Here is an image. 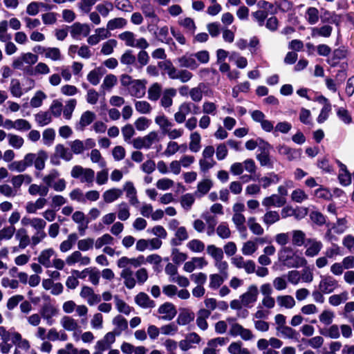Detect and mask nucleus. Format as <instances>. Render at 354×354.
<instances>
[{"label": "nucleus", "instance_id": "obj_1", "mask_svg": "<svg viewBox=\"0 0 354 354\" xmlns=\"http://www.w3.org/2000/svg\"><path fill=\"white\" fill-rule=\"evenodd\" d=\"M80 296L84 299L88 306H94L101 301V296L96 294L94 290L88 286H83L80 292Z\"/></svg>", "mask_w": 354, "mask_h": 354}, {"label": "nucleus", "instance_id": "obj_2", "mask_svg": "<svg viewBox=\"0 0 354 354\" xmlns=\"http://www.w3.org/2000/svg\"><path fill=\"white\" fill-rule=\"evenodd\" d=\"M259 289L257 286L252 284L248 286L246 292L242 294L239 298L242 300L243 306L248 307L257 301Z\"/></svg>", "mask_w": 354, "mask_h": 354}, {"label": "nucleus", "instance_id": "obj_3", "mask_svg": "<svg viewBox=\"0 0 354 354\" xmlns=\"http://www.w3.org/2000/svg\"><path fill=\"white\" fill-rule=\"evenodd\" d=\"M348 53H349V52H348V47H346L345 46H341L338 48H335L333 50V51L332 53L331 57L327 59L326 62L332 68L338 66L339 62L341 59L346 58Z\"/></svg>", "mask_w": 354, "mask_h": 354}, {"label": "nucleus", "instance_id": "obj_4", "mask_svg": "<svg viewBox=\"0 0 354 354\" xmlns=\"http://www.w3.org/2000/svg\"><path fill=\"white\" fill-rule=\"evenodd\" d=\"M338 287V281L332 276H322L319 283V289L324 294L333 292Z\"/></svg>", "mask_w": 354, "mask_h": 354}, {"label": "nucleus", "instance_id": "obj_5", "mask_svg": "<svg viewBox=\"0 0 354 354\" xmlns=\"http://www.w3.org/2000/svg\"><path fill=\"white\" fill-rule=\"evenodd\" d=\"M261 143H263L264 146L259 149L261 153L257 155V159L259 161L261 166H268L272 167V163L270 161L269 156V149L271 147L268 142H265L263 139L259 138Z\"/></svg>", "mask_w": 354, "mask_h": 354}, {"label": "nucleus", "instance_id": "obj_6", "mask_svg": "<svg viewBox=\"0 0 354 354\" xmlns=\"http://www.w3.org/2000/svg\"><path fill=\"white\" fill-rule=\"evenodd\" d=\"M66 263L68 266H73L77 263L80 266H88L91 263V259L87 256H82L80 250H76L66 257Z\"/></svg>", "mask_w": 354, "mask_h": 354}, {"label": "nucleus", "instance_id": "obj_7", "mask_svg": "<svg viewBox=\"0 0 354 354\" xmlns=\"http://www.w3.org/2000/svg\"><path fill=\"white\" fill-rule=\"evenodd\" d=\"M158 313L162 315L161 318L163 320L170 321L176 315L177 310L173 304L165 302L160 306L158 309Z\"/></svg>", "mask_w": 354, "mask_h": 354}, {"label": "nucleus", "instance_id": "obj_8", "mask_svg": "<svg viewBox=\"0 0 354 354\" xmlns=\"http://www.w3.org/2000/svg\"><path fill=\"white\" fill-rule=\"evenodd\" d=\"M134 301L139 307L144 309H151L156 306L155 301L144 292H140L136 295L134 298Z\"/></svg>", "mask_w": 354, "mask_h": 354}, {"label": "nucleus", "instance_id": "obj_9", "mask_svg": "<svg viewBox=\"0 0 354 354\" xmlns=\"http://www.w3.org/2000/svg\"><path fill=\"white\" fill-rule=\"evenodd\" d=\"M147 81L145 80H134L129 87V91L132 96L140 98L145 94Z\"/></svg>", "mask_w": 354, "mask_h": 354}, {"label": "nucleus", "instance_id": "obj_10", "mask_svg": "<svg viewBox=\"0 0 354 354\" xmlns=\"http://www.w3.org/2000/svg\"><path fill=\"white\" fill-rule=\"evenodd\" d=\"M322 246L323 245L321 241H318L315 239H308L306 245V256L310 257H315L319 253L322 248Z\"/></svg>", "mask_w": 354, "mask_h": 354}, {"label": "nucleus", "instance_id": "obj_11", "mask_svg": "<svg viewBox=\"0 0 354 354\" xmlns=\"http://www.w3.org/2000/svg\"><path fill=\"white\" fill-rule=\"evenodd\" d=\"M15 239L19 242L18 247L24 250L30 245V238L28 234L27 230L24 228H19L15 233Z\"/></svg>", "mask_w": 354, "mask_h": 354}, {"label": "nucleus", "instance_id": "obj_12", "mask_svg": "<svg viewBox=\"0 0 354 354\" xmlns=\"http://www.w3.org/2000/svg\"><path fill=\"white\" fill-rule=\"evenodd\" d=\"M60 324L65 330L68 332L79 330L80 328L77 320L71 316H64L60 319Z\"/></svg>", "mask_w": 354, "mask_h": 354}, {"label": "nucleus", "instance_id": "obj_13", "mask_svg": "<svg viewBox=\"0 0 354 354\" xmlns=\"http://www.w3.org/2000/svg\"><path fill=\"white\" fill-rule=\"evenodd\" d=\"M41 313L44 319L46 320L47 324L52 325L53 323V317L57 315L58 310L51 305H45L41 308Z\"/></svg>", "mask_w": 354, "mask_h": 354}, {"label": "nucleus", "instance_id": "obj_14", "mask_svg": "<svg viewBox=\"0 0 354 354\" xmlns=\"http://www.w3.org/2000/svg\"><path fill=\"white\" fill-rule=\"evenodd\" d=\"M55 254V250L53 248H48L44 250L41 252L38 257V261L39 263L43 265L46 268H50L52 266L50 257Z\"/></svg>", "mask_w": 354, "mask_h": 354}, {"label": "nucleus", "instance_id": "obj_15", "mask_svg": "<svg viewBox=\"0 0 354 354\" xmlns=\"http://www.w3.org/2000/svg\"><path fill=\"white\" fill-rule=\"evenodd\" d=\"M274 5L275 8L270 11V14L273 15L277 14L279 10L283 13L288 12L292 9L293 4L288 0H279L274 2Z\"/></svg>", "mask_w": 354, "mask_h": 354}, {"label": "nucleus", "instance_id": "obj_16", "mask_svg": "<svg viewBox=\"0 0 354 354\" xmlns=\"http://www.w3.org/2000/svg\"><path fill=\"white\" fill-rule=\"evenodd\" d=\"M113 324L115 326V332L117 335L128 328V322L121 315H117L113 319Z\"/></svg>", "mask_w": 354, "mask_h": 354}, {"label": "nucleus", "instance_id": "obj_17", "mask_svg": "<svg viewBox=\"0 0 354 354\" xmlns=\"http://www.w3.org/2000/svg\"><path fill=\"white\" fill-rule=\"evenodd\" d=\"M133 274V272L131 269L122 270L120 273V277L124 280V285L129 289L134 288L136 283Z\"/></svg>", "mask_w": 354, "mask_h": 354}, {"label": "nucleus", "instance_id": "obj_18", "mask_svg": "<svg viewBox=\"0 0 354 354\" xmlns=\"http://www.w3.org/2000/svg\"><path fill=\"white\" fill-rule=\"evenodd\" d=\"M227 278L220 274H211L209 276V288L212 290L218 289Z\"/></svg>", "mask_w": 354, "mask_h": 354}, {"label": "nucleus", "instance_id": "obj_19", "mask_svg": "<svg viewBox=\"0 0 354 354\" xmlns=\"http://www.w3.org/2000/svg\"><path fill=\"white\" fill-rule=\"evenodd\" d=\"M95 119V114L91 111H86L84 112L80 118V120L79 122V125L80 126V128H78L80 130H84L85 127L91 124L94 120Z\"/></svg>", "mask_w": 354, "mask_h": 354}, {"label": "nucleus", "instance_id": "obj_20", "mask_svg": "<svg viewBox=\"0 0 354 354\" xmlns=\"http://www.w3.org/2000/svg\"><path fill=\"white\" fill-rule=\"evenodd\" d=\"M0 337L1 342L11 341L12 343L13 341L17 340V339H20L18 332H10L7 330L4 326H0Z\"/></svg>", "mask_w": 354, "mask_h": 354}, {"label": "nucleus", "instance_id": "obj_21", "mask_svg": "<svg viewBox=\"0 0 354 354\" xmlns=\"http://www.w3.org/2000/svg\"><path fill=\"white\" fill-rule=\"evenodd\" d=\"M247 223L250 230L252 232V234L257 236H261L263 234V228L259 223L256 221V218L254 217H250L248 219Z\"/></svg>", "mask_w": 354, "mask_h": 354}, {"label": "nucleus", "instance_id": "obj_22", "mask_svg": "<svg viewBox=\"0 0 354 354\" xmlns=\"http://www.w3.org/2000/svg\"><path fill=\"white\" fill-rule=\"evenodd\" d=\"M77 236L76 234H75V233L70 234L68 236L67 239L61 243L60 246H59V249H60L61 252H66L68 250H70L73 248V246L74 243H75V241H77Z\"/></svg>", "mask_w": 354, "mask_h": 354}, {"label": "nucleus", "instance_id": "obj_23", "mask_svg": "<svg viewBox=\"0 0 354 354\" xmlns=\"http://www.w3.org/2000/svg\"><path fill=\"white\" fill-rule=\"evenodd\" d=\"M227 351L231 354H250L248 348L242 347L241 342H232L227 348Z\"/></svg>", "mask_w": 354, "mask_h": 354}, {"label": "nucleus", "instance_id": "obj_24", "mask_svg": "<svg viewBox=\"0 0 354 354\" xmlns=\"http://www.w3.org/2000/svg\"><path fill=\"white\" fill-rule=\"evenodd\" d=\"M191 141L189 142V148L193 152H198L201 149V137L198 132L195 131L190 135Z\"/></svg>", "mask_w": 354, "mask_h": 354}, {"label": "nucleus", "instance_id": "obj_25", "mask_svg": "<svg viewBox=\"0 0 354 354\" xmlns=\"http://www.w3.org/2000/svg\"><path fill=\"white\" fill-rule=\"evenodd\" d=\"M258 249V245L254 240H250L243 244L241 252L245 256L252 255Z\"/></svg>", "mask_w": 354, "mask_h": 354}, {"label": "nucleus", "instance_id": "obj_26", "mask_svg": "<svg viewBox=\"0 0 354 354\" xmlns=\"http://www.w3.org/2000/svg\"><path fill=\"white\" fill-rule=\"evenodd\" d=\"M141 10L146 17L153 19L156 23L160 21L159 17L155 13L154 9L149 1H147V3L142 5Z\"/></svg>", "mask_w": 354, "mask_h": 354}, {"label": "nucleus", "instance_id": "obj_27", "mask_svg": "<svg viewBox=\"0 0 354 354\" xmlns=\"http://www.w3.org/2000/svg\"><path fill=\"white\" fill-rule=\"evenodd\" d=\"M277 301L281 307L286 308H292L296 304L294 298L290 295L278 296L277 297Z\"/></svg>", "mask_w": 354, "mask_h": 354}, {"label": "nucleus", "instance_id": "obj_28", "mask_svg": "<svg viewBox=\"0 0 354 354\" xmlns=\"http://www.w3.org/2000/svg\"><path fill=\"white\" fill-rule=\"evenodd\" d=\"M212 186V182L210 179H204L199 182L197 186V195L198 197H202L209 192Z\"/></svg>", "mask_w": 354, "mask_h": 354}, {"label": "nucleus", "instance_id": "obj_29", "mask_svg": "<svg viewBox=\"0 0 354 354\" xmlns=\"http://www.w3.org/2000/svg\"><path fill=\"white\" fill-rule=\"evenodd\" d=\"M113 298L117 310L121 313H124L127 315H129L131 312V307L120 299L118 295H115Z\"/></svg>", "mask_w": 354, "mask_h": 354}, {"label": "nucleus", "instance_id": "obj_30", "mask_svg": "<svg viewBox=\"0 0 354 354\" xmlns=\"http://www.w3.org/2000/svg\"><path fill=\"white\" fill-rule=\"evenodd\" d=\"M207 253L210 255L215 261L223 259L224 257L223 250L214 245H207Z\"/></svg>", "mask_w": 354, "mask_h": 354}, {"label": "nucleus", "instance_id": "obj_31", "mask_svg": "<svg viewBox=\"0 0 354 354\" xmlns=\"http://www.w3.org/2000/svg\"><path fill=\"white\" fill-rule=\"evenodd\" d=\"M321 334L332 339H338L340 337L339 328L337 325H331L329 328L320 331Z\"/></svg>", "mask_w": 354, "mask_h": 354}, {"label": "nucleus", "instance_id": "obj_32", "mask_svg": "<svg viewBox=\"0 0 354 354\" xmlns=\"http://www.w3.org/2000/svg\"><path fill=\"white\" fill-rule=\"evenodd\" d=\"M18 335L19 336L20 339H17V340L13 341L12 342L13 344L16 345V348L23 351L26 353H28L29 352H34L33 350L30 349L29 342L26 339H23L19 333H18Z\"/></svg>", "mask_w": 354, "mask_h": 354}, {"label": "nucleus", "instance_id": "obj_33", "mask_svg": "<svg viewBox=\"0 0 354 354\" xmlns=\"http://www.w3.org/2000/svg\"><path fill=\"white\" fill-rule=\"evenodd\" d=\"M161 94V86L156 82L153 83L148 90V98L151 101H156L160 98Z\"/></svg>", "mask_w": 354, "mask_h": 354}, {"label": "nucleus", "instance_id": "obj_34", "mask_svg": "<svg viewBox=\"0 0 354 354\" xmlns=\"http://www.w3.org/2000/svg\"><path fill=\"white\" fill-rule=\"evenodd\" d=\"M127 20L122 17H118L111 19L108 21L106 28L108 30H113L116 28H122L127 25Z\"/></svg>", "mask_w": 354, "mask_h": 354}, {"label": "nucleus", "instance_id": "obj_35", "mask_svg": "<svg viewBox=\"0 0 354 354\" xmlns=\"http://www.w3.org/2000/svg\"><path fill=\"white\" fill-rule=\"evenodd\" d=\"M178 62L180 66L189 68L192 70H194L198 67V64L196 60L192 57H186L185 55L178 58Z\"/></svg>", "mask_w": 354, "mask_h": 354}, {"label": "nucleus", "instance_id": "obj_36", "mask_svg": "<svg viewBox=\"0 0 354 354\" xmlns=\"http://www.w3.org/2000/svg\"><path fill=\"white\" fill-rule=\"evenodd\" d=\"M35 120L39 126L43 127L48 124L52 119L48 111H40L35 115Z\"/></svg>", "mask_w": 354, "mask_h": 354}, {"label": "nucleus", "instance_id": "obj_37", "mask_svg": "<svg viewBox=\"0 0 354 354\" xmlns=\"http://www.w3.org/2000/svg\"><path fill=\"white\" fill-rule=\"evenodd\" d=\"M335 317V313L330 310H324L319 316V319L321 323L324 325H330Z\"/></svg>", "mask_w": 354, "mask_h": 354}, {"label": "nucleus", "instance_id": "obj_38", "mask_svg": "<svg viewBox=\"0 0 354 354\" xmlns=\"http://www.w3.org/2000/svg\"><path fill=\"white\" fill-rule=\"evenodd\" d=\"M348 299V293L346 292H342L339 295H331L328 299V302L333 306H337Z\"/></svg>", "mask_w": 354, "mask_h": 354}, {"label": "nucleus", "instance_id": "obj_39", "mask_svg": "<svg viewBox=\"0 0 354 354\" xmlns=\"http://www.w3.org/2000/svg\"><path fill=\"white\" fill-rule=\"evenodd\" d=\"M204 83H200L197 87L193 88L189 91L191 98L194 102H199L202 100L203 93L201 89L205 88Z\"/></svg>", "mask_w": 354, "mask_h": 354}, {"label": "nucleus", "instance_id": "obj_40", "mask_svg": "<svg viewBox=\"0 0 354 354\" xmlns=\"http://www.w3.org/2000/svg\"><path fill=\"white\" fill-rule=\"evenodd\" d=\"M10 90L14 97H20L23 95L21 83L17 79L11 80Z\"/></svg>", "mask_w": 354, "mask_h": 354}, {"label": "nucleus", "instance_id": "obj_41", "mask_svg": "<svg viewBox=\"0 0 354 354\" xmlns=\"http://www.w3.org/2000/svg\"><path fill=\"white\" fill-rule=\"evenodd\" d=\"M95 243V247L96 249H100L105 245H113V238L109 234H105L101 237L97 239Z\"/></svg>", "mask_w": 354, "mask_h": 354}, {"label": "nucleus", "instance_id": "obj_42", "mask_svg": "<svg viewBox=\"0 0 354 354\" xmlns=\"http://www.w3.org/2000/svg\"><path fill=\"white\" fill-rule=\"evenodd\" d=\"M337 115L340 120L346 124H349L353 122V118L349 111L344 107H340L337 109Z\"/></svg>", "mask_w": 354, "mask_h": 354}, {"label": "nucleus", "instance_id": "obj_43", "mask_svg": "<svg viewBox=\"0 0 354 354\" xmlns=\"http://www.w3.org/2000/svg\"><path fill=\"white\" fill-rule=\"evenodd\" d=\"M48 158L47 153L44 150H40L38 153V157L35 159V167L37 170H42L45 167V160Z\"/></svg>", "mask_w": 354, "mask_h": 354}, {"label": "nucleus", "instance_id": "obj_44", "mask_svg": "<svg viewBox=\"0 0 354 354\" xmlns=\"http://www.w3.org/2000/svg\"><path fill=\"white\" fill-rule=\"evenodd\" d=\"M333 30L332 26L329 25H324L320 28H314L313 29V36L317 34L319 36L328 37L330 36Z\"/></svg>", "mask_w": 354, "mask_h": 354}, {"label": "nucleus", "instance_id": "obj_45", "mask_svg": "<svg viewBox=\"0 0 354 354\" xmlns=\"http://www.w3.org/2000/svg\"><path fill=\"white\" fill-rule=\"evenodd\" d=\"M46 98V95L41 91L36 92L30 100V106L33 108H37L42 105L43 100Z\"/></svg>", "mask_w": 354, "mask_h": 354}, {"label": "nucleus", "instance_id": "obj_46", "mask_svg": "<svg viewBox=\"0 0 354 354\" xmlns=\"http://www.w3.org/2000/svg\"><path fill=\"white\" fill-rule=\"evenodd\" d=\"M277 329L285 338L294 339L298 335L294 329L289 326H278Z\"/></svg>", "mask_w": 354, "mask_h": 354}, {"label": "nucleus", "instance_id": "obj_47", "mask_svg": "<svg viewBox=\"0 0 354 354\" xmlns=\"http://www.w3.org/2000/svg\"><path fill=\"white\" fill-rule=\"evenodd\" d=\"M187 248L194 252H201L205 249V244L198 239H192L187 244Z\"/></svg>", "mask_w": 354, "mask_h": 354}, {"label": "nucleus", "instance_id": "obj_48", "mask_svg": "<svg viewBox=\"0 0 354 354\" xmlns=\"http://www.w3.org/2000/svg\"><path fill=\"white\" fill-rule=\"evenodd\" d=\"M76 104V99H71L67 102L65 109L63 111L64 117L66 120H70L71 118L72 113L75 109Z\"/></svg>", "mask_w": 354, "mask_h": 354}, {"label": "nucleus", "instance_id": "obj_49", "mask_svg": "<svg viewBox=\"0 0 354 354\" xmlns=\"http://www.w3.org/2000/svg\"><path fill=\"white\" fill-rule=\"evenodd\" d=\"M102 70V68L99 67L95 69H93L91 71L88 75H87V80L88 81L93 85L96 86L100 83V75H102V73L100 74V71Z\"/></svg>", "mask_w": 354, "mask_h": 354}, {"label": "nucleus", "instance_id": "obj_50", "mask_svg": "<svg viewBox=\"0 0 354 354\" xmlns=\"http://www.w3.org/2000/svg\"><path fill=\"white\" fill-rule=\"evenodd\" d=\"M55 151L59 153V158L64 159L66 161H69L73 158V154L71 152L68 151V149L65 148L62 144H58L55 147Z\"/></svg>", "mask_w": 354, "mask_h": 354}, {"label": "nucleus", "instance_id": "obj_51", "mask_svg": "<svg viewBox=\"0 0 354 354\" xmlns=\"http://www.w3.org/2000/svg\"><path fill=\"white\" fill-rule=\"evenodd\" d=\"M216 233L219 237L225 239L231 235V231L225 223H221L216 228Z\"/></svg>", "mask_w": 354, "mask_h": 354}, {"label": "nucleus", "instance_id": "obj_52", "mask_svg": "<svg viewBox=\"0 0 354 354\" xmlns=\"http://www.w3.org/2000/svg\"><path fill=\"white\" fill-rule=\"evenodd\" d=\"M94 245V239L87 238L79 240L77 242V248L80 251H87L92 249Z\"/></svg>", "mask_w": 354, "mask_h": 354}, {"label": "nucleus", "instance_id": "obj_53", "mask_svg": "<svg viewBox=\"0 0 354 354\" xmlns=\"http://www.w3.org/2000/svg\"><path fill=\"white\" fill-rule=\"evenodd\" d=\"M91 326L93 329L100 330L103 327V316L100 313L93 315L91 319Z\"/></svg>", "mask_w": 354, "mask_h": 354}, {"label": "nucleus", "instance_id": "obj_54", "mask_svg": "<svg viewBox=\"0 0 354 354\" xmlns=\"http://www.w3.org/2000/svg\"><path fill=\"white\" fill-rule=\"evenodd\" d=\"M117 45V41L114 39H111L104 42L102 45L101 53L103 55H108L113 52V48Z\"/></svg>", "mask_w": 354, "mask_h": 354}, {"label": "nucleus", "instance_id": "obj_55", "mask_svg": "<svg viewBox=\"0 0 354 354\" xmlns=\"http://www.w3.org/2000/svg\"><path fill=\"white\" fill-rule=\"evenodd\" d=\"M115 8L120 10L131 12L133 10V6L129 0H115Z\"/></svg>", "mask_w": 354, "mask_h": 354}, {"label": "nucleus", "instance_id": "obj_56", "mask_svg": "<svg viewBox=\"0 0 354 354\" xmlns=\"http://www.w3.org/2000/svg\"><path fill=\"white\" fill-rule=\"evenodd\" d=\"M194 319V315L193 313H189L187 312H184L180 313L177 318V323L179 325L185 326L190 323Z\"/></svg>", "mask_w": 354, "mask_h": 354}, {"label": "nucleus", "instance_id": "obj_57", "mask_svg": "<svg viewBox=\"0 0 354 354\" xmlns=\"http://www.w3.org/2000/svg\"><path fill=\"white\" fill-rule=\"evenodd\" d=\"M308 21L310 24H315L319 20V11L317 8L310 7L306 10Z\"/></svg>", "mask_w": 354, "mask_h": 354}, {"label": "nucleus", "instance_id": "obj_58", "mask_svg": "<svg viewBox=\"0 0 354 354\" xmlns=\"http://www.w3.org/2000/svg\"><path fill=\"white\" fill-rule=\"evenodd\" d=\"M123 189L126 192V196L129 199H138L137 192L132 182H127Z\"/></svg>", "mask_w": 354, "mask_h": 354}, {"label": "nucleus", "instance_id": "obj_59", "mask_svg": "<svg viewBox=\"0 0 354 354\" xmlns=\"http://www.w3.org/2000/svg\"><path fill=\"white\" fill-rule=\"evenodd\" d=\"M123 191L120 189L112 188L103 194V199H118L122 195Z\"/></svg>", "mask_w": 354, "mask_h": 354}, {"label": "nucleus", "instance_id": "obj_60", "mask_svg": "<svg viewBox=\"0 0 354 354\" xmlns=\"http://www.w3.org/2000/svg\"><path fill=\"white\" fill-rule=\"evenodd\" d=\"M119 38L125 41L126 46L135 47L134 34L132 32L125 31L119 35Z\"/></svg>", "mask_w": 354, "mask_h": 354}, {"label": "nucleus", "instance_id": "obj_61", "mask_svg": "<svg viewBox=\"0 0 354 354\" xmlns=\"http://www.w3.org/2000/svg\"><path fill=\"white\" fill-rule=\"evenodd\" d=\"M306 235L301 230H294L292 232V244L297 246H301L304 243Z\"/></svg>", "mask_w": 354, "mask_h": 354}, {"label": "nucleus", "instance_id": "obj_62", "mask_svg": "<svg viewBox=\"0 0 354 354\" xmlns=\"http://www.w3.org/2000/svg\"><path fill=\"white\" fill-rule=\"evenodd\" d=\"M131 50H127L120 57V62L126 65L134 64L136 62V57L132 54Z\"/></svg>", "mask_w": 354, "mask_h": 354}, {"label": "nucleus", "instance_id": "obj_63", "mask_svg": "<svg viewBox=\"0 0 354 354\" xmlns=\"http://www.w3.org/2000/svg\"><path fill=\"white\" fill-rule=\"evenodd\" d=\"M88 275L89 281L93 285H98L100 278V272L98 270H97L95 268H88Z\"/></svg>", "mask_w": 354, "mask_h": 354}, {"label": "nucleus", "instance_id": "obj_64", "mask_svg": "<svg viewBox=\"0 0 354 354\" xmlns=\"http://www.w3.org/2000/svg\"><path fill=\"white\" fill-rule=\"evenodd\" d=\"M135 106L136 111L140 113L147 114L151 110L150 104L147 101H138Z\"/></svg>", "mask_w": 354, "mask_h": 354}]
</instances>
